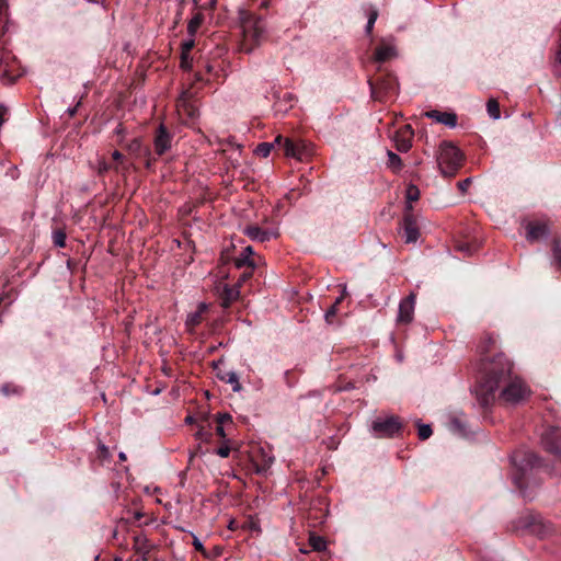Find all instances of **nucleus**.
Wrapping results in <instances>:
<instances>
[{"instance_id": "f257e3e1", "label": "nucleus", "mask_w": 561, "mask_h": 561, "mask_svg": "<svg viewBox=\"0 0 561 561\" xmlns=\"http://www.w3.org/2000/svg\"><path fill=\"white\" fill-rule=\"evenodd\" d=\"M512 369V363L502 353L493 360L481 363L480 378L473 388L481 407L486 408L494 402L500 387L502 390L499 399L506 404H518L529 398V387L523 379L513 376Z\"/></svg>"}, {"instance_id": "f03ea898", "label": "nucleus", "mask_w": 561, "mask_h": 561, "mask_svg": "<svg viewBox=\"0 0 561 561\" xmlns=\"http://www.w3.org/2000/svg\"><path fill=\"white\" fill-rule=\"evenodd\" d=\"M461 158V152L456 146L449 142L442 144L437 161L443 175L453 176L460 167Z\"/></svg>"}, {"instance_id": "7ed1b4c3", "label": "nucleus", "mask_w": 561, "mask_h": 561, "mask_svg": "<svg viewBox=\"0 0 561 561\" xmlns=\"http://www.w3.org/2000/svg\"><path fill=\"white\" fill-rule=\"evenodd\" d=\"M243 32V49L250 53L254 45L259 44L265 34V24L263 20L259 18H248L242 23Z\"/></svg>"}, {"instance_id": "20e7f679", "label": "nucleus", "mask_w": 561, "mask_h": 561, "mask_svg": "<svg viewBox=\"0 0 561 561\" xmlns=\"http://www.w3.org/2000/svg\"><path fill=\"white\" fill-rule=\"evenodd\" d=\"M401 427L400 419L394 415L378 417L371 424V430L377 437H392L400 432Z\"/></svg>"}, {"instance_id": "39448f33", "label": "nucleus", "mask_w": 561, "mask_h": 561, "mask_svg": "<svg viewBox=\"0 0 561 561\" xmlns=\"http://www.w3.org/2000/svg\"><path fill=\"white\" fill-rule=\"evenodd\" d=\"M543 448L561 460V428L549 427L541 436Z\"/></svg>"}, {"instance_id": "423d86ee", "label": "nucleus", "mask_w": 561, "mask_h": 561, "mask_svg": "<svg viewBox=\"0 0 561 561\" xmlns=\"http://www.w3.org/2000/svg\"><path fill=\"white\" fill-rule=\"evenodd\" d=\"M279 147L283 148L284 154L288 158L302 160L308 154V146L304 140L283 138Z\"/></svg>"}, {"instance_id": "0eeeda50", "label": "nucleus", "mask_w": 561, "mask_h": 561, "mask_svg": "<svg viewBox=\"0 0 561 561\" xmlns=\"http://www.w3.org/2000/svg\"><path fill=\"white\" fill-rule=\"evenodd\" d=\"M525 527L528 528L531 534L540 538H545L553 531L552 525L550 523L546 522L540 516L534 515L527 517Z\"/></svg>"}, {"instance_id": "6e6552de", "label": "nucleus", "mask_w": 561, "mask_h": 561, "mask_svg": "<svg viewBox=\"0 0 561 561\" xmlns=\"http://www.w3.org/2000/svg\"><path fill=\"white\" fill-rule=\"evenodd\" d=\"M414 136V131L410 125H404L403 127L396 130L392 139L394 141V146L397 150L400 152H407L412 147V139Z\"/></svg>"}, {"instance_id": "1a4fd4ad", "label": "nucleus", "mask_w": 561, "mask_h": 561, "mask_svg": "<svg viewBox=\"0 0 561 561\" xmlns=\"http://www.w3.org/2000/svg\"><path fill=\"white\" fill-rule=\"evenodd\" d=\"M416 296L411 293L399 304L397 321L399 323H410L413 320Z\"/></svg>"}, {"instance_id": "9d476101", "label": "nucleus", "mask_w": 561, "mask_h": 561, "mask_svg": "<svg viewBox=\"0 0 561 561\" xmlns=\"http://www.w3.org/2000/svg\"><path fill=\"white\" fill-rule=\"evenodd\" d=\"M495 344H496L495 337L490 334H486L485 336H483L482 341L478 345V352L481 356L480 360L477 363V374H478L477 377L478 378H480L481 363L493 360L499 355V354H496L492 357H489L486 355V353L491 352L495 347Z\"/></svg>"}, {"instance_id": "9b49d317", "label": "nucleus", "mask_w": 561, "mask_h": 561, "mask_svg": "<svg viewBox=\"0 0 561 561\" xmlns=\"http://www.w3.org/2000/svg\"><path fill=\"white\" fill-rule=\"evenodd\" d=\"M172 136L163 125H160L154 137V150L161 156L171 148Z\"/></svg>"}, {"instance_id": "f8f14e48", "label": "nucleus", "mask_w": 561, "mask_h": 561, "mask_svg": "<svg viewBox=\"0 0 561 561\" xmlns=\"http://www.w3.org/2000/svg\"><path fill=\"white\" fill-rule=\"evenodd\" d=\"M252 462L255 468V472L264 474L272 467L274 462V456L261 449L259 455H253Z\"/></svg>"}, {"instance_id": "ddd939ff", "label": "nucleus", "mask_w": 561, "mask_h": 561, "mask_svg": "<svg viewBox=\"0 0 561 561\" xmlns=\"http://www.w3.org/2000/svg\"><path fill=\"white\" fill-rule=\"evenodd\" d=\"M397 57V48L393 43L382 41L375 50V59L379 62L388 61Z\"/></svg>"}, {"instance_id": "4468645a", "label": "nucleus", "mask_w": 561, "mask_h": 561, "mask_svg": "<svg viewBox=\"0 0 561 561\" xmlns=\"http://www.w3.org/2000/svg\"><path fill=\"white\" fill-rule=\"evenodd\" d=\"M420 237L419 228L411 215L404 217L403 238L407 243L416 242Z\"/></svg>"}, {"instance_id": "2eb2a0df", "label": "nucleus", "mask_w": 561, "mask_h": 561, "mask_svg": "<svg viewBox=\"0 0 561 561\" xmlns=\"http://www.w3.org/2000/svg\"><path fill=\"white\" fill-rule=\"evenodd\" d=\"M244 234L253 241L265 242L276 237L274 232L263 230L257 226H248L243 230Z\"/></svg>"}, {"instance_id": "dca6fc26", "label": "nucleus", "mask_w": 561, "mask_h": 561, "mask_svg": "<svg viewBox=\"0 0 561 561\" xmlns=\"http://www.w3.org/2000/svg\"><path fill=\"white\" fill-rule=\"evenodd\" d=\"M550 233L548 226L543 222L529 224L527 227V239L536 241L542 238H547Z\"/></svg>"}, {"instance_id": "f3484780", "label": "nucleus", "mask_w": 561, "mask_h": 561, "mask_svg": "<svg viewBox=\"0 0 561 561\" xmlns=\"http://www.w3.org/2000/svg\"><path fill=\"white\" fill-rule=\"evenodd\" d=\"M425 115L448 127H455L457 124V116L454 113L431 111L427 112Z\"/></svg>"}, {"instance_id": "a211bd4d", "label": "nucleus", "mask_w": 561, "mask_h": 561, "mask_svg": "<svg viewBox=\"0 0 561 561\" xmlns=\"http://www.w3.org/2000/svg\"><path fill=\"white\" fill-rule=\"evenodd\" d=\"M253 255V249L252 247H245L242 252L240 253V255L236 259V266L238 268H242V267H249L251 270L254 268L255 264L253 262V260L251 259V256Z\"/></svg>"}, {"instance_id": "6ab92c4d", "label": "nucleus", "mask_w": 561, "mask_h": 561, "mask_svg": "<svg viewBox=\"0 0 561 561\" xmlns=\"http://www.w3.org/2000/svg\"><path fill=\"white\" fill-rule=\"evenodd\" d=\"M240 296L239 285L236 286H225L224 295H222V307L228 308L233 301H236Z\"/></svg>"}, {"instance_id": "aec40b11", "label": "nucleus", "mask_w": 561, "mask_h": 561, "mask_svg": "<svg viewBox=\"0 0 561 561\" xmlns=\"http://www.w3.org/2000/svg\"><path fill=\"white\" fill-rule=\"evenodd\" d=\"M283 141V137L278 135L273 142H262L255 148V153L262 158H266L270 156L272 149L275 146H280Z\"/></svg>"}, {"instance_id": "412c9836", "label": "nucleus", "mask_w": 561, "mask_h": 561, "mask_svg": "<svg viewBox=\"0 0 561 561\" xmlns=\"http://www.w3.org/2000/svg\"><path fill=\"white\" fill-rule=\"evenodd\" d=\"M192 98V93L190 91H184L181 95V99L178 102V108L181 111H185L190 117H194L196 114V108L192 105L187 104V101Z\"/></svg>"}, {"instance_id": "4be33fe9", "label": "nucleus", "mask_w": 561, "mask_h": 561, "mask_svg": "<svg viewBox=\"0 0 561 561\" xmlns=\"http://www.w3.org/2000/svg\"><path fill=\"white\" fill-rule=\"evenodd\" d=\"M206 305L205 304H199L197 310L195 312H192L187 316L186 318V325L190 328V329H193L194 327L198 325L202 321V314L205 312L206 310Z\"/></svg>"}, {"instance_id": "5701e85b", "label": "nucleus", "mask_w": 561, "mask_h": 561, "mask_svg": "<svg viewBox=\"0 0 561 561\" xmlns=\"http://www.w3.org/2000/svg\"><path fill=\"white\" fill-rule=\"evenodd\" d=\"M204 22V15L201 12H196L187 24V32L190 36L194 37L198 28Z\"/></svg>"}, {"instance_id": "b1692460", "label": "nucleus", "mask_w": 561, "mask_h": 561, "mask_svg": "<svg viewBox=\"0 0 561 561\" xmlns=\"http://www.w3.org/2000/svg\"><path fill=\"white\" fill-rule=\"evenodd\" d=\"M220 379L224 380L225 382L231 385L232 390L234 392H239L242 389L241 383L239 381V377H238L237 373H234V371H227V373L222 374L220 376Z\"/></svg>"}, {"instance_id": "393cba45", "label": "nucleus", "mask_w": 561, "mask_h": 561, "mask_svg": "<svg viewBox=\"0 0 561 561\" xmlns=\"http://www.w3.org/2000/svg\"><path fill=\"white\" fill-rule=\"evenodd\" d=\"M420 198V190L415 185H409L407 187V201H408V209H412V203L416 202Z\"/></svg>"}, {"instance_id": "a878e982", "label": "nucleus", "mask_w": 561, "mask_h": 561, "mask_svg": "<svg viewBox=\"0 0 561 561\" xmlns=\"http://www.w3.org/2000/svg\"><path fill=\"white\" fill-rule=\"evenodd\" d=\"M486 111L491 118L499 119L500 118V105L496 100L490 99L486 103Z\"/></svg>"}, {"instance_id": "bb28decb", "label": "nucleus", "mask_w": 561, "mask_h": 561, "mask_svg": "<svg viewBox=\"0 0 561 561\" xmlns=\"http://www.w3.org/2000/svg\"><path fill=\"white\" fill-rule=\"evenodd\" d=\"M309 543L316 551H322L327 548V541L320 536H311Z\"/></svg>"}, {"instance_id": "cd10ccee", "label": "nucleus", "mask_w": 561, "mask_h": 561, "mask_svg": "<svg viewBox=\"0 0 561 561\" xmlns=\"http://www.w3.org/2000/svg\"><path fill=\"white\" fill-rule=\"evenodd\" d=\"M388 164L389 167H391L392 169H397L399 170L402 165V161H401V158L392 152V151H388Z\"/></svg>"}, {"instance_id": "c85d7f7f", "label": "nucleus", "mask_w": 561, "mask_h": 561, "mask_svg": "<svg viewBox=\"0 0 561 561\" xmlns=\"http://www.w3.org/2000/svg\"><path fill=\"white\" fill-rule=\"evenodd\" d=\"M417 434L420 439H427L432 435V428L428 424H420Z\"/></svg>"}, {"instance_id": "c756f323", "label": "nucleus", "mask_w": 561, "mask_h": 561, "mask_svg": "<svg viewBox=\"0 0 561 561\" xmlns=\"http://www.w3.org/2000/svg\"><path fill=\"white\" fill-rule=\"evenodd\" d=\"M378 18V12L375 9H371L368 14V21L366 25V32L369 34L375 25V22Z\"/></svg>"}, {"instance_id": "7c9ffc66", "label": "nucleus", "mask_w": 561, "mask_h": 561, "mask_svg": "<svg viewBox=\"0 0 561 561\" xmlns=\"http://www.w3.org/2000/svg\"><path fill=\"white\" fill-rule=\"evenodd\" d=\"M552 252H553V259L554 261L560 265L561 267V242L556 240L553 242V248H552Z\"/></svg>"}, {"instance_id": "2f4dec72", "label": "nucleus", "mask_w": 561, "mask_h": 561, "mask_svg": "<svg viewBox=\"0 0 561 561\" xmlns=\"http://www.w3.org/2000/svg\"><path fill=\"white\" fill-rule=\"evenodd\" d=\"M195 45L194 38L191 36V38L184 41L181 45V53L190 54Z\"/></svg>"}, {"instance_id": "473e14b6", "label": "nucleus", "mask_w": 561, "mask_h": 561, "mask_svg": "<svg viewBox=\"0 0 561 561\" xmlns=\"http://www.w3.org/2000/svg\"><path fill=\"white\" fill-rule=\"evenodd\" d=\"M193 546L197 551L202 552L204 557L210 558V553L204 548L202 541L197 537H194Z\"/></svg>"}, {"instance_id": "72a5a7b5", "label": "nucleus", "mask_w": 561, "mask_h": 561, "mask_svg": "<svg viewBox=\"0 0 561 561\" xmlns=\"http://www.w3.org/2000/svg\"><path fill=\"white\" fill-rule=\"evenodd\" d=\"M181 68L185 70L192 68V59L190 54L181 53Z\"/></svg>"}, {"instance_id": "f704fd0d", "label": "nucleus", "mask_w": 561, "mask_h": 561, "mask_svg": "<svg viewBox=\"0 0 561 561\" xmlns=\"http://www.w3.org/2000/svg\"><path fill=\"white\" fill-rule=\"evenodd\" d=\"M1 392L5 396H9L10 393H20V388L13 385H3L1 387Z\"/></svg>"}, {"instance_id": "c9c22d12", "label": "nucleus", "mask_w": 561, "mask_h": 561, "mask_svg": "<svg viewBox=\"0 0 561 561\" xmlns=\"http://www.w3.org/2000/svg\"><path fill=\"white\" fill-rule=\"evenodd\" d=\"M450 427H451V431L459 434V435H463L465 432H463V426L462 424L460 423V421L458 420H453L451 423H450Z\"/></svg>"}, {"instance_id": "e433bc0d", "label": "nucleus", "mask_w": 561, "mask_h": 561, "mask_svg": "<svg viewBox=\"0 0 561 561\" xmlns=\"http://www.w3.org/2000/svg\"><path fill=\"white\" fill-rule=\"evenodd\" d=\"M65 240H66V236L65 233L58 231L54 234V243L57 245V247H60L62 248L65 245Z\"/></svg>"}, {"instance_id": "4c0bfd02", "label": "nucleus", "mask_w": 561, "mask_h": 561, "mask_svg": "<svg viewBox=\"0 0 561 561\" xmlns=\"http://www.w3.org/2000/svg\"><path fill=\"white\" fill-rule=\"evenodd\" d=\"M336 312H337V307H336V306H334V305H333V306H331V307L327 310V312H325V314H324L325 321H327L328 323H331V322H332V319L335 317Z\"/></svg>"}, {"instance_id": "58836bf2", "label": "nucleus", "mask_w": 561, "mask_h": 561, "mask_svg": "<svg viewBox=\"0 0 561 561\" xmlns=\"http://www.w3.org/2000/svg\"><path fill=\"white\" fill-rule=\"evenodd\" d=\"M216 454L221 458H227L230 454V447L228 445H224L216 450Z\"/></svg>"}, {"instance_id": "ea45409f", "label": "nucleus", "mask_w": 561, "mask_h": 561, "mask_svg": "<svg viewBox=\"0 0 561 561\" xmlns=\"http://www.w3.org/2000/svg\"><path fill=\"white\" fill-rule=\"evenodd\" d=\"M232 419L229 414H218L217 423L225 425L226 423H231Z\"/></svg>"}, {"instance_id": "a19ab883", "label": "nucleus", "mask_w": 561, "mask_h": 561, "mask_svg": "<svg viewBox=\"0 0 561 561\" xmlns=\"http://www.w3.org/2000/svg\"><path fill=\"white\" fill-rule=\"evenodd\" d=\"M470 182H471V180H470V179H466V180H463V181H460V182L458 183V187H459V190H460V191H462V192H466V191H467V188H468V186L470 185Z\"/></svg>"}, {"instance_id": "79ce46f5", "label": "nucleus", "mask_w": 561, "mask_h": 561, "mask_svg": "<svg viewBox=\"0 0 561 561\" xmlns=\"http://www.w3.org/2000/svg\"><path fill=\"white\" fill-rule=\"evenodd\" d=\"M539 461L538 457L535 456L534 454H528L527 455V463L531 465V466H535L537 465Z\"/></svg>"}, {"instance_id": "37998d69", "label": "nucleus", "mask_w": 561, "mask_h": 561, "mask_svg": "<svg viewBox=\"0 0 561 561\" xmlns=\"http://www.w3.org/2000/svg\"><path fill=\"white\" fill-rule=\"evenodd\" d=\"M224 426H225V425H222V424H219V423H218V425H217V427H216V432H217V434H218L222 439H225V438H226V436H227V434H226V432H225V427H224Z\"/></svg>"}, {"instance_id": "c03bdc74", "label": "nucleus", "mask_w": 561, "mask_h": 561, "mask_svg": "<svg viewBox=\"0 0 561 561\" xmlns=\"http://www.w3.org/2000/svg\"><path fill=\"white\" fill-rule=\"evenodd\" d=\"M252 271H253V270L249 268V272H244V273L241 275V277H240V279H239V282H238V284H237V285H239V286H240V284H241L242 282H245L248 278H250V277H251V275H252Z\"/></svg>"}, {"instance_id": "a18cd8bd", "label": "nucleus", "mask_w": 561, "mask_h": 561, "mask_svg": "<svg viewBox=\"0 0 561 561\" xmlns=\"http://www.w3.org/2000/svg\"><path fill=\"white\" fill-rule=\"evenodd\" d=\"M210 557L220 556L222 553V549L218 546L214 547L213 551L209 552Z\"/></svg>"}, {"instance_id": "49530a36", "label": "nucleus", "mask_w": 561, "mask_h": 561, "mask_svg": "<svg viewBox=\"0 0 561 561\" xmlns=\"http://www.w3.org/2000/svg\"><path fill=\"white\" fill-rule=\"evenodd\" d=\"M514 482H515V484L517 485V488L523 492V490H524V485H523V483H522L520 478L515 477V478H514Z\"/></svg>"}, {"instance_id": "de8ad7c7", "label": "nucleus", "mask_w": 561, "mask_h": 561, "mask_svg": "<svg viewBox=\"0 0 561 561\" xmlns=\"http://www.w3.org/2000/svg\"><path fill=\"white\" fill-rule=\"evenodd\" d=\"M112 157H113V159H114V160L119 161V160H122L123 154H122L119 151L115 150V151L112 153Z\"/></svg>"}, {"instance_id": "09e8293b", "label": "nucleus", "mask_w": 561, "mask_h": 561, "mask_svg": "<svg viewBox=\"0 0 561 561\" xmlns=\"http://www.w3.org/2000/svg\"><path fill=\"white\" fill-rule=\"evenodd\" d=\"M100 450L104 457L108 456V448L104 445H100Z\"/></svg>"}, {"instance_id": "8fccbe9b", "label": "nucleus", "mask_w": 561, "mask_h": 561, "mask_svg": "<svg viewBox=\"0 0 561 561\" xmlns=\"http://www.w3.org/2000/svg\"><path fill=\"white\" fill-rule=\"evenodd\" d=\"M343 299H344V294H342L340 297H337L333 305L337 307Z\"/></svg>"}, {"instance_id": "3c124183", "label": "nucleus", "mask_w": 561, "mask_h": 561, "mask_svg": "<svg viewBox=\"0 0 561 561\" xmlns=\"http://www.w3.org/2000/svg\"><path fill=\"white\" fill-rule=\"evenodd\" d=\"M196 436H197V438L203 439V438H204V436H205V434H204L202 431H198V432L196 433Z\"/></svg>"}, {"instance_id": "603ef678", "label": "nucleus", "mask_w": 561, "mask_h": 561, "mask_svg": "<svg viewBox=\"0 0 561 561\" xmlns=\"http://www.w3.org/2000/svg\"><path fill=\"white\" fill-rule=\"evenodd\" d=\"M77 112V107H73V108H69V115L70 116H73Z\"/></svg>"}, {"instance_id": "864d4df0", "label": "nucleus", "mask_w": 561, "mask_h": 561, "mask_svg": "<svg viewBox=\"0 0 561 561\" xmlns=\"http://www.w3.org/2000/svg\"><path fill=\"white\" fill-rule=\"evenodd\" d=\"M118 457L122 461L126 460V455L124 453H119Z\"/></svg>"}, {"instance_id": "5fc2aeb1", "label": "nucleus", "mask_w": 561, "mask_h": 561, "mask_svg": "<svg viewBox=\"0 0 561 561\" xmlns=\"http://www.w3.org/2000/svg\"><path fill=\"white\" fill-rule=\"evenodd\" d=\"M185 421H186L187 423H191V422L193 421V419H192L191 416H187V417L185 419Z\"/></svg>"}, {"instance_id": "6e6d98bb", "label": "nucleus", "mask_w": 561, "mask_h": 561, "mask_svg": "<svg viewBox=\"0 0 561 561\" xmlns=\"http://www.w3.org/2000/svg\"><path fill=\"white\" fill-rule=\"evenodd\" d=\"M206 69H207V71H208V72H210L213 68H211V66H210V65H207V66H206Z\"/></svg>"}]
</instances>
